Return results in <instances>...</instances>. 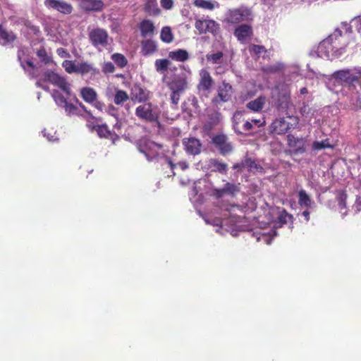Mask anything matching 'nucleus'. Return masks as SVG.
<instances>
[{
    "label": "nucleus",
    "mask_w": 361,
    "mask_h": 361,
    "mask_svg": "<svg viewBox=\"0 0 361 361\" xmlns=\"http://www.w3.org/2000/svg\"><path fill=\"white\" fill-rule=\"evenodd\" d=\"M15 39L16 36L12 32H8L2 27H0V44L6 45L14 41Z\"/></svg>",
    "instance_id": "28"
},
{
    "label": "nucleus",
    "mask_w": 361,
    "mask_h": 361,
    "mask_svg": "<svg viewBox=\"0 0 361 361\" xmlns=\"http://www.w3.org/2000/svg\"><path fill=\"white\" fill-rule=\"evenodd\" d=\"M56 133L55 132H53V133H47L45 132V130L44 131V135L45 137H47V140L49 141V142H54L56 140H58V137L55 135Z\"/></svg>",
    "instance_id": "59"
},
{
    "label": "nucleus",
    "mask_w": 361,
    "mask_h": 361,
    "mask_svg": "<svg viewBox=\"0 0 361 361\" xmlns=\"http://www.w3.org/2000/svg\"><path fill=\"white\" fill-rule=\"evenodd\" d=\"M286 118H278L273 121L269 126V131L275 135H284L290 130L296 128L299 119L296 116L287 114Z\"/></svg>",
    "instance_id": "3"
},
{
    "label": "nucleus",
    "mask_w": 361,
    "mask_h": 361,
    "mask_svg": "<svg viewBox=\"0 0 361 361\" xmlns=\"http://www.w3.org/2000/svg\"><path fill=\"white\" fill-rule=\"evenodd\" d=\"M185 152L191 155H197L201 152L202 143L195 137H187L183 140Z\"/></svg>",
    "instance_id": "16"
},
{
    "label": "nucleus",
    "mask_w": 361,
    "mask_h": 361,
    "mask_svg": "<svg viewBox=\"0 0 361 361\" xmlns=\"http://www.w3.org/2000/svg\"><path fill=\"white\" fill-rule=\"evenodd\" d=\"M224 188L226 194H229L233 196L235 195L240 190L239 187L237 185L230 183H227Z\"/></svg>",
    "instance_id": "46"
},
{
    "label": "nucleus",
    "mask_w": 361,
    "mask_h": 361,
    "mask_svg": "<svg viewBox=\"0 0 361 361\" xmlns=\"http://www.w3.org/2000/svg\"><path fill=\"white\" fill-rule=\"evenodd\" d=\"M44 5L48 8L54 9L63 14H70L73 11L72 6L63 1L59 0H45Z\"/></svg>",
    "instance_id": "15"
},
{
    "label": "nucleus",
    "mask_w": 361,
    "mask_h": 361,
    "mask_svg": "<svg viewBox=\"0 0 361 361\" xmlns=\"http://www.w3.org/2000/svg\"><path fill=\"white\" fill-rule=\"evenodd\" d=\"M221 114L219 112H214L210 115V119L212 124H216L221 120Z\"/></svg>",
    "instance_id": "55"
},
{
    "label": "nucleus",
    "mask_w": 361,
    "mask_h": 361,
    "mask_svg": "<svg viewBox=\"0 0 361 361\" xmlns=\"http://www.w3.org/2000/svg\"><path fill=\"white\" fill-rule=\"evenodd\" d=\"M288 145L291 148L295 154H302L305 151V140L302 137H297L293 135H287Z\"/></svg>",
    "instance_id": "17"
},
{
    "label": "nucleus",
    "mask_w": 361,
    "mask_h": 361,
    "mask_svg": "<svg viewBox=\"0 0 361 361\" xmlns=\"http://www.w3.org/2000/svg\"><path fill=\"white\" fill-rule=\"evenodd\" d=\"M214 195L217 197H223L226 194L225 190H224V188H221V189H215L214 190Z\"/></svg>",
    "instance_id": "61"
},
{
    "label": "nucleus",
    "mask_w": 361,
    "mask_h": 361,
    "mask_svg": "<svg viewBox=\"0 0 361 361\" xmlns=\"http://www.w3.org/2000/svg\"><path fill=\"white\" fill-rule=\"evenodd\" d=\"M167 163L171 169L178 166L181 170L184 171L188 168V165L185 161H179L177 164H174L171 160L167 159Z\"/></svg>",
    "instance_id": "53"
},
{
    "label": "nucleus",
    "mask_w": 361,
    "mask_h": 361,
    "mask_svg": "<svg viewBox=\"0 0 361 361\" xmlns=\"http://www.w3.org/2000/svg\"><path fill=\"white\" fill-rule=\"evenodd\" d=\"M56 53L59 56H60L61 58H66L69 57L70 54L69 53L63 48H59L56 49Z\"/></svg>",
    "instance_id": "57"
},
{
    "label": "nucleus",
    "mask_w": 361,
    "mask_h": 361,
    "mask_svg": "<svg viewBox=\"0 0 361 361\" xmlns=\"http://www.w3.org/2000/svg\"><path fill=\"white\" fill-rule=\"evenodd\" d=\"M135 115L140 119L146 122H153L157 118V116L153 111L150 103H145L138 106L135 109Z\"/></svg>",
    "instance_id": "11"
},
{
    "label": "nucleus",
    "mask_w": 361,
    "mask_h": 361,
    "mask_svg": "<svg viewBox=\"0 0 361 361\" xmlns=\"http://www.w3.org/2000/svg\"><path fill=\"white\" fill-rule=\"evenodd\" d=\"M219 149L221 152V153L224 155L229 153L232 151V146L229 142H227L226 141L224 142L222 145L219 147Z\"/></svg>",
    "instance_id": "52"
},
{
    "label": "nucleus",
    "mask_w": 361,
    "mask_h": 361,
    "mask_svg": "<svg viewBox=\"0 0 361 361\" xmlns=\"http://www.w3.org/2000/svg\"><path fill=\"white\" fill-rule=\"evenodd\" d=\"M298 204L301 207H305L307 209L312 208L314 205V201L312 200L310 196L307 192L301 189L298 191Z\"/></svg>",
    "instance_id": "21"
},
{
    "label": "nucleus",
    "mask_w": 361,
    "mask_h": 361,
    "mask_svg": "<svg viewBox=\"0 0 361 361\" xmlns=\"http://www.w3.org/2000/svg\"><path fill=\"white\" fill-rule=\"evenodd\" d=\"M242 166L243 168L247 169L249 171H259L262 170V167L256 164L254 160L250 158H245L242 161Z\"/></svg>",
    "instance_id": "31"
},
{
    "label": "nucleus",
    "mask_w": 361,
    "mask_h": 361,
    "mask_svg": "<svg viewBox=\"0 0 361 361\" xmlns=\"http://www.w3.org/2000/svg\"><path fill=\"white\" fill-rule=\"evenodd\" d=\"M206 59L213 64H221L223 62V53L218 51L214 54H208L206 56Z\"/></svg>",
    "instance_id": "36"
},
{
    "label": "nucleus",
    "mask_w": 361,
    "mask_h": 361,
    "mask_svg": "<svg viewBox=\"0 0 361 361\" xmlns=\"http://www.w3.org/2000/svg\"><path fill=\"white\" fill-rule=\"evenodd\" d=\"M193 4L197 8L209 11H213L219 7V4L212 0H194Z\"/></svg>",
    "instance_id": "24"
},
{
    "label": "nucleus",
    "mask_w": 361,
    "mask_h": 361,
    "mask_svg": "<svg viewBox=\"0 0 361 361\" xmlns=\"http://www.w3.org/2000/svg\"><path fill=\"white\" fill-rule=\"evenodd\" d=\"M345 196L344 195H341V197H340V200H339V203H338V205H339V208L341 209V211L343 209H345Z\"/></svg>",
    "instance_id": "62"
},
{
    "label": "nucleus",
    "mask_w": 361,
    "mask_h": 361,
    "mask_svg": "<svg viewBox=\"0 0 361 361\" xmlns=\"http://www.w3.org/2000/svg\"><path fill=\"white\" fill-rule=\"evenodd\" d=\"M243 121V114L240 111H236L233 116V126L236 133H243V131H241L239 124Z\"/></svg>",
    "instance_id": "41"
},
{
    "label": "nucleus",
    "mask_w": 361,
    "mask_h": 361,
    "mask_svg": "<svg viewBox=\"0 0 361 361\" xmlns=\"http://www.w3.org/2000/svg\"><path fill=\"white\" fill-rule=\"evenodd\" d=\"M226 141V138L224 135H216L213 138V142L219 147Z\"/></svg>",
    "instance_id": "54"
},
{
    "label": "nucleus",
    "mask_w": 361,
    "mask_h": 361,
    "mask_svg": "<svg viewBox=\"0 0 361 361\" xmlns=\"http://www.w3.org/2000/svg\"><path fill=\"white\" fill-rule=\"evenodd\" d=\"M142 142L145 145V148L141 149L140 151L145 154L149 161H152L158 157L159 151L161 147L160 145L148 140H144Z\"/></svg>",
    "instance_id": "14"
},
{
    "label": "nucleus",
    "mask_w": 361,
    "mask_h": 361,
    "mask_svg": "<svg viewBox=\"0 0 361 361\" xmlns=\"http://www.w3.org/2000/svg\"><path fill=\"white\" fill-rule=\"evenodd\" d=\"M252 128V123L250 121H246L243 126V132H247Z\"/></svg>",
    "instance_id": "60"
},
{
    "label": "nucleus",
    "mask_w": 361,
    "mask_h": 361,
    "mask_svg": "<svg viewBox=\"0 0 361 361\" xmlns=\"http://www.w3.org/2000/svg\"><path fill=\"white\" fill-rule=\"evenodd\" d=\"M250 51L255 54L258 56H260L263 54H265L267 50L263 46L252 44L250 47Z\"/></svg>",
    "instance_id": "48"
},
{
    "label": "nucleus",
    "mask_w": 361,
    "mask_h": 361,
    "mask_svg": "<svg viewBox=\"0 0 361 361\" xmlns=\"http://www.w3.org/2000/svg\"><path fill=\"white\" fill-rule=\"evenodd\" d=\"M129 99V97L126 92L117 90L114 96V102L117 105H121L126 102Z\"/></svg>",
    "instance_id": "34"
},
{
    "label": "nucleus",
    "mask_w": 361,
    "mask_h": 361,
    "mask_svg": "<svg viewBox=\"0 0 361 361\" xmlns=\"http://www.w3.org/2000/svg\"><path fill=\"white\" fill-rule=\"evenodd\" d=\"M195 27L200 34L210 32L216 35L219 30V24L210 19H198L195 21Z\"/></svg>",
    "instance_id": "12"
},
{
    "label": "nucleus",
    "mask_w": 361,
    "mask_h": 361,
    "mask_svg": "<svg viewBox=\"0 0 361 361\" xmlns=\"http://www.w3.org/2000/svg\"><path fill=\"white\" fill-rule=\"evenodd\" d=\"M333 145L330 144L329 139H325L322 141H314L312 144V149L314 150H321L326 148H332Z\"/></svg>",
    "instance_id": "42"
},
{
    "label": "nucleus",
    "mask_w": 361,
    "mask_h": 361,
    "mask_svg": "<svg viewBox=\"0 0 361 361\" xmlns=\"http://www.w3.org/2000/svg\"><path fill=\"white\" fill-rule=\"evenodd\" d=\"M160 37L163 42L166 43H171L173 40V35L171 29L168 26L164 27L161 29Z\"/></svg>",
    "instance_id": "33"
},
{
    "label": "nucleus",
    "mask_w": 361,
    "mask_h": 361,
    "mask_svg": "<svg viewBox=\"0 0 361 361\" xmlns=\"http://www.w3.org/2000/svg\"><path fill=\"white\" fill-rule=\"evenodd\" d=\"M206 222L207 224H211L214 226H222L223 224V222H222V220L220 219H214L212 221H209V220H206Z\"/></svg>",
    "instance_id": "63"
},
{
    "label": "nucleus",
    "mask_w": 361,
    "mask_h": 361,
    "mask_svg": "<svg viewBox=\"0 0 361 361\" xmlns=\"http://www.w3.org/2000/svg\"><path fill=\"white\" fill-rule=\"evenodd\" d=\"M273 233L274 235L276 234L275 232ZM274 235L271 233H262L259 235L257 240V241H262L267 245H270Z\"/></svg>",
    "instance_id": "47"
},
{
    "label": "nucleus",
    "mask_w": 361,
    "mask_h": 361,
    "mask_svg": "<svg viewBox=\"0 0 361 361\" xmlns=\"http://www.w3.org/2000/svg\"><path fill=\"white\" fill-rule=\"evenodd\" d=\"M63 108L68 116L82 115L80 109L73 104L67 102Z\"/></svg>",
    "instance_id": "40"
},
{
    "label": "nucleus",
    "mask_w": 361,
    "mask_h": 361,
    "mask_svg": "<svg viewBox=\"0 0 361 361\" xmlns=\"http://www.w3.org/2000/svg\"><path fill=\"white\" fill-rule=\"evenodd\" d=\"M332 78L339 83L352 85L361 78V67L355 66L336 71L333 73Z\"/></svg>",
    "instance_id": "4"
},
{
    "label": "nucleus",
    "mask_w": 361,
    "mask_h": 361,
    "mask_svg": "<svg viewBox=\"0 0 361 361\" xmlns=\"http://www.w3.org/2000/svg\"><path fill=\"white\" fill-rule=\"evenodd\" d=\"M353 27L355 28L361 35V16L354 18L351 21L350 25H348L347 23H345L342 25V29L344 30L346 34H348L349 35Z\"/></svg>",
    "instance_id": "27"
},
{
    "label": "nucleus",
    "mask_w": 361,
    "mask_h": 361,
    "mask_svg": "<svg viewBox=\"0 0 361 361\" xmlns=\"http://www.w3.org/2000/svg\"><path fill=\"white\" fill-rule=\"evenodd\" d=\"M301 114L306 118H311L313 116L312 109L307 104H304L300 109Z\"/></svg>",
    "instance_id": "50"
},
{
    "label": "nucleus",
    "mask_w": 361,
    "mask_h": 361,
    "mask_svg": "<svg viewBox=\"0 0 361 361\" xmlns=\"http://www.w3.org/2000/svg\"><path fill=\"white\" fill-rule=\"evenodd\" d=\"M251 18V11L246 7L231 9L226 13V20L231 23H239L249 20Z\"/></svg>",
    "instance_id": "8"
},
{
    "label": "nucleus",
    "mask_w": 361,
    "mask_h": 361,
    "mask_svg": "<svg viewBox=\"0 0 361 361\" xmlns=\"http://www.w3.org/2000/svg\"><path fill=\"white\" fill-rule=\"evenodd\" d=\"M252 33L251 26L246 24L239 25L235 28L234 35L240 42H245L248 38L250 37Z\"/></svg>",
    "instance_id": "20"
},
{
    "label": "nucleus",
    "mask_w": 361,
    "mask_h": 361,
    "mask_svg": "<svg viewBox=\"0 0 361 361\" xmlns=\"http://www.w3.org/2000/svg\"><path fill=\"white\" fill-rule=\"evenodd\" d=\"M78 62L75 61L66 60L62 63V67L69 73H75L77 70Z\"/></svg>",
    "instance_id": "39"
},
{
    "label": "nucleus",
    "mask_w": 361,
    "mask_h": 361,
    "mask_svg": "<svg viewBox=\"0 0 361 361\" xmlns=\"http://www.w3.org/2000/svg\"><path fill=\"white\" fill-rule=\"evenodd\" d=\"M94 128L99 137L106 138L112 137V133L109 130L106 125H98Z\"/></svg>",
    "instance_id": "37"
},
{
    "label": "nucleus",
    "mask_w": 361,
    "mask_h": 361,
    "mask_svg": "<svg viewBox=\"0 0 361 361\" xmlns=\"http://www.w3.org/2000/svg\"><path fill=\"white\" fill-rule=\"evenodd\" d=\"M51 96L54 100L55 101L56 105L61 108H63L68 102L67 99H65L64 97L58 90H53Z\"/></svg>",
    "instance_id": "38"
},
{
    "label": "nucleus",
    "mask_w": 361,
    "mask_h": 361,
    "mask_svg": "<svg viewBox=\"0 0 361 361\" xmlns=\"http://www.w3.org/2000/svg\"><path fill=\"white\" fill-rule=\"evenodd\" d=\"M18 59L20 63L21 67L29 73L32 77L34 73L32 71L35 68V65L30 59L27 49L22 48L18 52Z\"/></svg>",
    "instance_id": "13"
},
{
    "label": "nucleus",
    "mask_w": 361,
    "mask_h": 361,
    "mask_svg": "<svg viewBox=\"0 0 361 361\" xmlns=\"http://www.w3.org/2000/svg\"><path fill=\"white\" fill-rule=\"evenodd\" d=\"M36 54L39 60L44 64L53 63L51 54L48 53L44 47H41L36 51Z\"/></svg>",
    "instance_id": "32"
},
{
    "label": "nucleus",
    "mask_w": 361,
    "mask_h": 361,
    "mask_svg": "<svg viewBox=\"0 0 361 361\" xmlns=\"http://www.w3.org/2000/svg\"><path fill=\"white\" fill-rule=\"evenodd\" d=\"M171 61L167 59H157L154 62V68L157 73L164 74L170 68Z\"/></svg>",
    "instance_id": "26"
},
{
    "label": "nucleus",
    "mask_w": 361,
    "mask_h": 361,
    "mask_svg": "<svg viewBox=\"0 0 361 361\" xmlns=\"http://www.w3.org/2000/svg\"><path fill=\"white\" fill-rule=\"evenodd\" d=\"M211 165L212 171H217L221 173H226L227 171L228 166L226 164L220 162L216 159L212 160Z\"/></svg>",
    "instance_id": "35"
},
{
    "label": "nucleus",
    "mask_w": 361,
    "mask_h": 361,
    "mask_svg": "<svg viewBox=\"0 0 361 361\" xmlns=\"http://www.w3.org/2000/svg\"><path fill=\"white\" fill-rule=\"evenodd\" d=\"M350 105L352 107L355 109H361V94L359 92H355L352 95L350 99Z\"/></svg>",
    "instance_id": "44"
},
{
    "label": "nucleus",
    "mask_w": 361,
    "mask_h": 361,
    "mask_svg": "<svg viewBox=\"0 0 361 361\" xmlns=\"http://www.w3.org/2000/svg\"><path fill=\"white\" fill-rule=\"evenodd\" d=\"M349 35L340 29H336L327 38L317 47V56L321 58L333 59L342 56L345 52Z\"/></svg>",
    "instance_id": "1"
},
{
    "label": "nucleus",
    "mask_w": 361,
    "mask_h": 361,
    "mask_svg": "<svg viewBox=\"0 0 361 361\" xmlns=\"http://www.w3.org/2000/svg\"><path fill=\"white\" fill-rule=\"evenodd\" d=\"M169 58L171 60L185 62L189 59L188 52L185 49H176L169 53Z\"/></svg>",
    "instance_id": "23"
},
{
    "label": "nucleus",
    "mask_w": 361,
    "mask_h": 361,
    "mask_svg": "<svg viewBox=\"0 0 361 361\" xmlns=\"http://www.w3.org/2000/svg\"><path fill=\"white\" fill-rule=\"evenodd\" d=\"M284 66L281 63H276V64L271 65L264 68V71L268 73H276L283 70Z\"/></svg>",
    "instance_id": "49"
},
{
    "label": "nucleus",
    "mask_w": 361,
    "mask_h": 361,
    "mask_svg": "<svg viewBox=\"0 0 361 361\" xmlns=\"http://www.w3.org/2000/svg\"><path fill=\"white\" fill-rule=\"evenodd\" d=\"M353 209L355 212H358L361 211V197H357L354 205L353 206Z\"/></svg>",
    "instance_id": "58"
},
{
    "label": "nucleus",
    "mask_w": 361,
    "mask_h": 361,
    "mask_svg": "<svg viewBox=\"0 0 361 361\" xmlns=\"http://www.w3.org/2000/svg\"><path fill=\"white\" fill-rule=\"evenodd\" d=\"M115 71V67L111 62H104L102 65V71L105 74L112 73Z\"/></svg>",
    "instance_id": "51"
},
{
    "label": "nucleus",
    "mask_w": 361,
    "mask_h": 361,
    "mask_svg": "<svg viewBox=\"0 0 361 361\" xmlns=\"http://www.w3.org/2000/svg\"><path fill=\"white\" fill-rule=\"evenodd\" d=\"M277 91V98L276 102L277 108L286 114H288V111L294 107L293 104L290 100V90L287 85H279L276 87Z\"/></svg>",
    "instance_id": "6"
},
{
    "label": "nucleus",
    "mask_w": 361,
    "mask_h": 361,
    "mask_svg": "<svg viewBox=\"0 0 361 361\" xmlns=\"http://www.w3.org/2000/svg\"><path fill=\"white\" fill-rule=\"evenodd\" d=\"M199 82L197 90L199 92L208 93L214 85V80L206 68H202L199 72Z\"/></svg>",
    "instance_id": "10"
},
{
    "label": "nucleus",
    "mask_w": 361,
    "mask_h": 361,
    "mask_svg": "<svg viewBox=\"0 0 361 361\" xmlns=\"http://www.w3.org/2000/svg\"><path fill=\"white\" fill-rule=\"evenodd\" d=\"M142 53L144 56H148L154 53L157 49V45L152 40H145L141 44Z\"/></svg>",
    "instance_id": "29"
},
{
    "label": "nucleus",
    "mask_w": 361,
    "mask_h": 361,
    "mask_svg": "<svg viewBox=\"0 0 361 361\" xmlns=\"http://www.w3.org/2000/svg\"><path fill=\"white\" fill-rule=\"evenodd\" d=\"M140 29L142 36L147 37L154 35L155 27L150 20H144L140 23Z\"/></svg>",
    "instance_id": "22"
},
{
    "label": "nucleus",
    "mask_w": 361,
    "mask_h": 361,
    "mask_svg": "<svg viewBox=\"0 0 361 361\" xmlns=\"http://www.w3.org/2000/svg\"><path fill=\"white\" fill-rule=\"evenodd\" d=\"M232 86L224 81L217 89V96L212 99V103L218 106L221 103L226 102L231 98L233 93Z\"/></svg>",
    "instance_id": "9"
},
{
    "label": "nucleus",
    "mask_w": 361,
    "mask_h": 361,
    "mask_svg": "<svg viewBox=\"0 0 361 361\" xmlns=\"http://www.w3.org/2000/svg\"><path fill=\"white\" fill-rule=\"evenodd\" d=\"M80 75L90 74L96 75L99 73V69L95 68L92 63L87 61L78 62L76 73Z\"/></svg>",
    "instance_id": "19"
},
{
    "label": "nucleus",
    "mask_w": 361,
    "mask_h": 361,
    "mask_svg": "<svg viewBox=\"0 0 361 361\" xmlns=\"http://www.w3.org/2000/svg\"><path fill=\"white\" fill-rule=\"evenodd\" d=\"M166 85L171 92V102L173 104H177L180 95L188 87V78L184 73L175 75L169 81L166 82Z\"/></svg>",
    "instance_id": "2"
},
{
    "label": "nucleus",
    "mask_w": 361,
    "mask_h": 361,
    "mask_svg": "<svg viewBox=\"0 0 361 361\" xmlns=\"http://www.w3.org/2000/svg\"><path fill=\"white\" fill-rule=\"evenodd\" d=\"M43 78L44 81L49 82L52 85L57 86L61 90H63L67 96L71 97L72 96L71 90V85L66 81V80L54 73L52 71H46L43 73Z\"/></svg>",
    "instance_id": "7"
},
{
    "label": "nucleus",
    "mask_w": 361,
    "mask_h": 361,
    "mask_svg": "<svg viewBox=\"0 0 361 361\" xmlns=\"http://www.w3.org/2000/svg\"><path fill=\"white\" fill-rule=\"evenodd\" d=\"M80 6L83 10L97 12L104 8V4L102 0H81Z\"/></svg>",
    "instance_id": "18"
},
{
    "label": "nucleus",
    "mask_w": 361,
    "mask_h": 361,
    "mask_svg": "<svg viewBox=\"0 0 361 361\" xmlns=\"http://www.w3.org/2000/svg\"><path fill=\"white\" fill-rule=\"evenodd\" d=\"M262 120H264V119L262 118ZM251 123H254L255 125H256L257 126H262L264 124V121H262L261 119H252L251 121Z\"/></svg>",
    "instance_id": "64"
},
{
    "label": "nucleus",
    "mask_w": 361,
    "mask_h": 361,
    "mask_svg": "<svg viewBox=\"0 0 361 361\" xmlns=\"http://www.w3.org/2000/svg\"><path fill=\"white\" fill-rule=\"evenodd\" d=\"M88 37L91 44L99 51L106 49L112 42L107 31L100 27L90 30Z\"/></svg>",
    "instance_id": "5"
},
{
    "label": "nucleus",
    "mask_w": 361,
    "mask_h": 361,
    "mask_svg": "<svg viewBox=\"0 0 361 361\" xmlns=\"http://www.w3.org/2000/svg\"><path fill=\"white\" fill-rule=\"evenodd\" d=\"M80 94L82 98L87 103H93L97 99V92L92 87H86L82 88Z\"/></svg>",
    "instance_id": "25"
},
{
    "label": "nucleus",
    "mask_w": 361,
    "mask_h": 361,
    "mask_svg": "<svg viewBox=\"0 0 361 361\" xmlns=\"http://www.w3.org/2000/svg\"><path fill=\"white\" fill-rule=\"evenodd\" d=\"M265 103V98L259 97L255 100L250 101L247 104V107L254 111H259L262 109Z\"/></svg>",
    "instance_id": "30"
},
{
    "label": "nucleus",
    "mask_w": 361,
    "mask_h": 361,
    "mask_svg": "<svg viewBox=\"0 0 361 361\" xmlns=\"http://www.w3.org/2000/svg\"><path fill=\"white\" fill-rule=\"evenodd\" d=\"M293 216L288 214L286 211L281 212L278 217L279 223L281 225L286 224L289 221H292Z\"/></svg>",
    "instance_id": "45"
},
{
    "label": "nucleus",
    "mask_w": 361,
    "mask_h": 361,
    "mask_svg": "<svg viewBox=\"0 0 361 361\" xmlns=\"http://www.w3.org/2000/svg\"><path fill=\"white\" fill-rule=\"evenodd\" d=\"M111 59L120 68L125 67L128 63V61H127L126 58L121 54H118V53L114 54L111 56Z\"/></svg>",
    "instance_id": "43"
},
{
    "label": "nucleus",
    "mask_w": 361,
    "mask_h": 361,
    "mask_svg": "<svg viewBox=\"0 0 361 361\" xmlns=\"http://www.w3.org/2000/svg\"><path fill=\"white\" fill-rule=\"evenodd\" d=\"M160 3L165 9H171L173 6V0H161Z\"/></svg>",
    "instance_id": "56"
}]
</instances>
